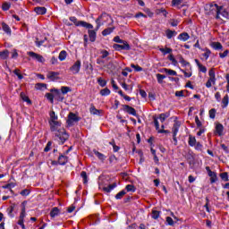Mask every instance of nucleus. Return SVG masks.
<instances>
[{
  "label": "nucleus",
  "instance_id": "f704fd0d",
  "mask_svg": "<svg viewBox=\"0 0 229 229\" xmlns=\"http://www.w3.org/2000/svg\"><path fill=\"white\" fill-rule=\"evenodd\" d=\"M58 58L61 62H64V60L67 58V52L65 50H62L59 54Z\"/></svg>",
  "mask_w": 229,
  "mask_h": 229
},
{
  "label": "nucleus",
  "instance_id": "20e7f679",
  "mask_svg": "<svg viewBox=\"0 0 229 229\" xmlns=\"http://www.w3.org/2000/svg\"><path fill=\"white\" fill-rule=\"evenodd\" d=\"M208 80L206 82V87L207 89H210V87H212V85H216V71L214 70V68H211L208 71Z\"/></svg>",
  "mask_w": 229,
  "mask_h": 229
},
{
  "label": "nucleus",
  "instance_id": "1a4fd4ad",
  "mask_svg": "<svg viewBox=\"0 0 229 229\" xmlns=\"http://www.w3.org/2000/svg\"><path fill=\"white\" fill-rule=\"evenodd\" d=\"M28 55L31 58H34V60H37V62H39L40 64H44V62H46V59H44V56L35 52H29Z\"/></svg>",
  "mask_w": 229,
  "mask_h": 229
},
{
  "label": "nucleus",
  "instance_id": "7c9ffc66",
  "mask_svg": "<svg viewBox=\"0 0 229 229\" xmlns=\"http://www.w3.org/2000/svg\"><path fill=\"white\" fill-rule=\"evenodd\" d=\"M229 105V97L225 95L222 99V108H226Z\"/></svg>",
  "mask_w": 229,
  "mask_h": 229
},
{
  "label": "nucleus",
  "instance_id": "c03bdc74",
  "mask_svg": "<svg viewBox=\"0 0 229 229\" xmlns=\"http://www.w3.org/2000/svg\"><path fill=\"white\" fill-rule=\"evenodd\" d=\"M51 146H53V142L52 141H48L47 143V146L44 148L45 153H47L48 151H51Z\"/></svg>",
  "mask_w": 229,
  "mask_h": 229
},
{
  "label": "nucleus",
  "instance_id": "2f4dec72",
  "mask_svg": "<svg viewBox=\"0 0 229 229\" xmlns=\"http://www.w3.org/2000/svg\"><path fill=\"white\" fill-rule=\"evenodd\" d=\"M188 143H189V146H191V148H194V146H196V144H197L196 137L190 135Z\"/></svg>",
  "mask_w": 229,
  "mask_h": 229
},
{
  "label": "nucleus",
  "instance_id": "5fc2aeb1",
  "mask_svg": "<svg viewBox=\"0 0 229 229\" xmlns=\"http://www.w3.org/2000/svg\"><path fill=\"white\" fill-rule=\"evenodd\" d=\"M167 117H169V115H167L166 114H159V121L161 123H164L165 119H167Z\"/></svg>",
  "mask_w": 229,
  "mask_h": 229
},
{
  "label": "nucleus",
  "instance_id": "dca6fc26",
  "mask_svg": "<svg viewBox=\"0 0 229 229\" xmlns=\"http://www.w3.org/2000/svg\"><path fill=\"white\" fill-rule=\"evenodd\" d=\"M123 110L124 112H127V114H130L131 115H137V111L135 110V108L128 105L123 106Z\"/></svg>",
  "mask_w": 229,
  "mask_h": 229
},
{
  "label": "nucleus",
  "instance_id": "774afa93",
  "mask_svg": "<svg viewBox=\"0 0 229 229\" xmlns=\"http://www.w3.org/2000/svg\"><path fill=\"white\" fill-rule=\"evenodd\" d=\"M215 98H216V100L219 103V102L221 101V93L216 92V93L215 94Z\"/></svg>",
  "mask_w": 229,
  "mask_h": 229
},
{
  "label": "nucleus",
  "instance_id": "de8ad7c7",
  "mask_svg": "<svg viewBox=\"0 0 229 229\" xmlns=\"http://www.w3.org/2000/svg\"><path fill=\"white\" fill-rule=\"evenodd\" d=\"M216 108H212L209 110V117L210 119H216Z\"/></svg>",
  "mask_w": 229,
  "mask_h": 229
},
{
  "label": "nucleus",
  "instance_id": "ddd939ff",
  "mask_svg": "<svg viewBox=\"0 0 229 229\" xmlns=\"http://www.w3.org/2000/svg\"><path fill=\"white\" fill-rule=\"evenodd\" d=\"M58 76H60V73L57 72H49L47 74V78L48 80H51V81H55L58 80Z\"/></svg>",
  "mask_w": 229,
  "mask_h": 229
},
{
  "label": "nucleus",
  "instance_id": "6e6d98bb",
  "mask_svg": "<svg viewBox=\"0 0 229 229\" xmlns=\"http://www.w3.org/2000/svg\"><path fill=\"white\" fill-rule=\"evenodd\" d=\"M131 67L132 69H135V71H136L137 72H140V71H142V67H140V66H139V65H135L134 64H131Z\"/></svg>",
  "mask_w": 229,
  "mask_h": 229
},
{
  "label": "nucleus",
  "instance_id": "aec40b11",
  "mask_svg": "<svg viewBox=\"0 0 229 229\" xmlns=\"http://www.w3.org/2000/svg\"><path fill=\"white\" fill-rule=\"evenodd\" d=\"M210 46L215 51H221L223 49V45L220 42H212Z\"/></svg>",
  "mask_w": 229,
  "mask_h": 229
},
{
  "label": "nucleus",
  "instance_id": "3c124183",
  "mask_svg": "<svg viewBox=\"0 0 229 229\" xmlns=\"http://www.w3.org/2000/svg\"><path fill=\"white\" fill-rule=\"evenodd\" d=\"M158 217H160V212H158L157 210H153L152 211V218L153 219H158Z\"/></svg>",
  "mask_w": 229,
  "mask_h": 229
},
{
  "label": "nucleus",
  "instance_id": "69168bd1",
  "mask_svg": "<svg viewBox=\"0 0 229 229\" xmlns=\"http://www.w3.org/2000/svg\"><path fill=\"white\" fill-rule=\"evenodd\" d=\"M101 58H106V56H108V55H110V53H108V51L106 50H102L101 51Z\"/></svg>",
  "mask_w": 229,
  "mask_h": 229
},
{
  "label": "nucleus",
  "instance_id": "ea45409f",
  "mask_svg": "<svg viewBox=\"0 0 229 229\" xmlns=\"http://www.w3.org/2000/svg\"><path fill=\"white\" fill-rule=\"evenodd\" d=\"M220 178L221 180H223L224 182H229V178H228V173L224 172L220 174Z\"/></svg>",
  "mask_w": 229,
  "mask_h": 229
},
{
  "label": "nucleus",
  "instance_id": "39448f33",
  "mask_svg": "<svg viewBox=\"0 0 229 229\" xmlns=\"http://www.w3.org/2000/svg\"><path fill=\"white\" fill-rule=\"evenodd\" d=\"M81 119V118L80 116H78L76 114L71 112L68 114V119H67L66 123H67L68 126H74V123H80Z\"/></svg>",
  "mask_w": 229,
  "mask_h": 229
},
{
  "label": "nucleus",
  "instance_id": "a18cd8bd",
  "mask_svg": "<svg viewBox=\"0 0 229 229\" xmlns=\"http://www.w3.org/2000/svg\"><path fill=\"white\" fill-rule=\"evenodd\" d=\"M98 83L100 87H106V81L103 80V78H98Z\"/></svg>",
  "mask_w": 229,
  "mask_h": 229
},
{
  "label": "nucleus",
  "instance_id": "6ab92c4d",
  "mask_svg": "<svg viewBox=\"0 0 229 229\" xmlns=\"http://www.w3.org/2000/svg\"><path fill=\"white\" fill-rule=\"evenodd\" d=\"M191 38V36H189V33L187 32H182L178 36L179 40H182V42H187Z\"/></svg>",
  "mask_w": 229,
  "mask_h": 229
},
{
  "label": "nucleus",
  "instance_id": "0eeeda50",
  "mask_svg": "<svg viewBox=\"0 0 229 229\" xmlns=\"http://www.w3.org/2000/svg\"><path fill=\"white\" fill-rule=\"evenodd\" d=\"M81 69V61L77 60L72 67H70V71L72 72V74H78L80 72V70Z\"/></svg>",
  "mask_w": 229,
  "mask_h": 229
},
{
  "label": "nucleus",
  "instance_id": "052dcab7",
  "mask_svg": "<svg viewBox=\"0 0 229 229\" xmlns=\"http://www.w3.org/2000/svg\"><path fill=\"white\" fill-rule=\"evenodd\" d=\"M166 223L170 225L173 226L174 225V221L173 220V218L171 216H167L166 217Z\"/></svg>",
  "mask_w": 229,
  "mask_h": 229
},
{
  "label": "nucleus",
  "instance_id": "58836bf2",
  "mask_svg": "<svg viewBox=\"0 0 229 229\" xmlns=\"http://www.w3.org/2000/svg\"><path fill=\"white\" fill-rule=\"evenodd\" d=\"M45 97L47 98V99H48V101H50V103H55V95L52 93H47L45 95Z\"/></svg>",
  "mask_w": 229,
  "mask_h": 229
},
{
  "label": "nucleus",
  "instance_id": "8fccbe9b",
  "mask_svg": "<svg viewBox=\"0 0 229 229\" xmlns=\"http://www.w3.org/2000/svg\"><path fill=\"white\" fill-rule=\"evenodd\" d=\"M194 147L197 151H203V145L201 143L197 142Z\"/></svg>",
  "mask_w": 229,
  "mask_h": 229
},
{
  "label": "nucleus",
  "instance_id": "f257e3e1",
  "mask_svg": "<svg viewBox=\"0 0 229 229\" xmlns=\"http://www.w3.org/2000/svg\"><path fill=\"white\" fill-rule=\"evenodd\" d=\"M49 116L50 131H52L54 135L59 139L60 142L64 144L65 140L69 139V134H67L65 129L60 128V126H62V123L58 121V115H56L55 111H51Z\"/></svg>",
  "mask_w": 229,
  "mask_h": 229
},
{
  "label": "nucleus",
  "instance_id": "423d86ee",
  "mask_svg": "<svg viewBox=\"0 0 229 229\" xmlns=\"http://www.w3.org/2000/svg\"><path fill=\"white\" fill-rule=\"evenodd\" d=\"M113 47L115 51H130L131 49V47H130V44H128L127 41H123L120 43V45L114 44Z\"/></svg>",
  "mask_w": 229,
  "mask_h": 229
},
{
  "label": "nucleus",
  "instance_id": "37998d69",
  "mask_svg": "<svg viewBox=\"0 0 229 229\" xmlns=\"http://www.w3.org/2000/svg\"><path fill=\"white\" fill-rule=\"evenodd\" d=\"M126 194V191L124 190L121 191L115 195L116 199H122V198Z\"/></svg>",
  "mask_w": 229,
  "mask_h": 229
},
{
  "label": "nucleus",
  "instance_id": "0e129e2a",
  "mask_svg": "<svg viewBox=\"0 0 229 229\" xmlns=\"http://www.w3.org/2000/svg\"><path fill=\"white\" fill-rule=\"evenodd\" d=\"M10 8V4L8 3H4L2 5V10H4V12H7V10Z\"/></svg>",
  "mask_w": 229,
  "mask_h": 229
},
{
  "label": "nucleus",
  "instance_id": "4d7b16f0",
  "mask_svg": "<svg viewBox=\"0 0 229 229\" xmlns=\"http://www.w3.org/2000/svg\"><path fill=\"white\" fill-rule=\"evenodd\" d=\"M179 62L182 65H189V62L185 61V59H183V56H182V55L179 56Z\"/></svg>",
  "mask_w": 229,
  "mask_h": 229
},
{
  "label": "nucleus",
  "instance_id": "49530a36",
  "mask_svg": "<svg viewBox=\"0 0 229 229\" xmlns=\"http://www.w3.org/2000/svg\"><path fill=\"white\" fill-rule=\"evenodd\" d=\"M61 92H62V94H67L68 92H71V88L63 86L61 88Z\"/></svg>",
  "mask_w": 229,
  "mask_h": 229
},
{
  "label": "nucleus",
  "instance_id": "412c9836",
  "mask_svg": "<svg viewBox=\"0 0 229 229\" xmlns=\"http://www.w3.org/2000/svg\"><path fill=\"white\" fill-rule=\"evenodd\" d=\"M195 64H197V67H199L200 72H203L204 74L207 72V68L199 63V60L195 59Z\"/></svg>",
  "mask_w": 229,
  "mask_h": 229
},
{
  "label": "nucleus",
  "instance_id": "393cba45",
  "mask_svg": "<svg viewBox=\"0 0 229 229\" xmlns=\"http://www.w3.org/2000/svg\"><path fill=\"white\" fill-rule=\"evenodd\" d=\"M8 56H10V51L8 49L0 52L1 60H6Z\"/></svg>",
  "mask_w": 229,
  "mask_h": 229
},
{
  "label": "nucleus",
  "instance_id": "9b49d317",
  "mask_svg": "<svg viewBox=\"0 0 229 229\" xmlns=\"http://www.w3.org/2000/svg\"><path fill=\"white\" fill-rule=\"evenodd\" d=\"M57 160H58L59 165H65V164H67V162H69V157H67L64 154H61V155H59Z\"/></svg>",
  "mask_w": 229,
  "mask_h": 229
},
{
  "label": "nucleus",
  "instance_id": "e2e57ef3",
  "mask_svg": "<svg viewBox=\"0 0 229 229\" xmlns=\"http://www.w3.org/2000/svg\"><path fill=\"white\" fill-rule=\"evenodd\" d=\"M18 225L21 226L22 229H26V225H24V219L19 218Z\"/></svg>",
  "mask_w": 229,
  "mask_h": 229
},
{
  "label": "nucleus",
  "instance_id": "e433bc0d",
  "mask_svg": "<svg viewBox=\"0 0 229 229\" xmlns=\"http://www.w3.org/2000/svg\"><path fill=\"white\" fill-rule=\"evenodd\" d=\"M21 98L23 101H25L26 103H28L29 105H31V100L30 99V98L28 96H26V94H24L23 92L21 93Z\"/></svg>",
  "mask_w": 229,
  "mask_h": 229
},
{
  "label": "nucleus",
  "instance_id": "603ef678",
  "mask_svg": "<svg viewBox=\"0 0 229 229\" xmlns=\"http://www.w3.org/2000/svg\"><path fill=\"white\" fill-rule=\"evenodd\" d=\"M13 73L18 77L19 80H22V74H21V70L15 69L13 71Z\"/></svg>",
  "mask_w": 229,
  "mask_h": 229
},
{
  "label": "nucleus",
  "instance_id": "f03ea898",
  "mask_svg": "<svg viewBox=\"0 0 229 229\" xmlns=\"http://www.w3.org/2000/svg\"><path fill=\"white\" fill-rule=\"evenodd\" d=\"M210 8L216 10V19H229V13H227L226 9L223 8V6H219L216 4H210Z\"/></svg>",
  "mask_w": 229,
  "mask_h": 229
},
{
  "label": "nucleus",
  "instance_id": "09e8293b",
  "mask_svg": "<svg viewBox=\"0 0 229 229\" xmlns=\"http://www.w3.org/2000/svg\"><path fill=\"white\" fill-rule=\"evenodd\" d=\"M81 176L83 179V183H88L89 181L87 180V172L82 171L81 173Z\"/></svg>",
  "mask_w": 229,
  "mask_h": 229
},
{
  "label": "nucleus",
  "instance_id": "cd10ccee",
  "mask_svg": "<svg viewBox=\"0 0 229 229\" xmlns=\"http://www.w3.org/2000/svg\"><path fill=\"white\" fill-rule=\"evenodd\" d=\"M88 33H89L90 42H96V37H97L96 30H89Z\"/></svg>",
  "mask_w": 229,
  "mask_h": 229
},
{
  "label": "nucleus",
  "instance_id": "864d4df0",
  "mask_svg": "<svg viewBox=\"0 0 229 229\" xmlns=\"http://www.w3.org/2000/svg\"><path fill=\"white\" fill-rule=\"evenodd\" d=\"M183 3V0H172L173 6H180Z\"/></svg>",
  "mask_w": 229,
  "mask_h": 229
},
{
  "label": "nucleus",
  "instance_id": "bf43d9fd",
  "mask_svg": "<svg viewBox=\"0 0 229 229\" xmlns=\"http://www.w3.org/2000/svg\"><path fill=\"white\" fill-rule=\"evenodd\" d=\"M37 89H38L39 90H42V89H47V85L44 84V83H38L36 84Z\"/></svg>",
  "mask_w": 229,
  "mask_h": 229
},
{
  "label": "nucleus",
  "instance_id": "7ed1b4c3",
  "mask_svg": "<svg viewBox=\"0 0 229 229\" xmlns=\"http://www.w3.org/2000/svg\"><path fill=\"white\" fill-rule=\"evenodd\" d=\"M71 22H73L76 26H81L82 28H87V30H93L94 26L87 21H78L77 17L71 16L70 17Z\"/></svg>",
  "mask_w": 229,
  "mask_h": 229
},
{
  "label": "nucleus",
  "instance_id": "a19ab883",
  "mask_svg": "<svg viewBox=\"0 0 229 229\" xmlns=\"http://www.w3.org/2000/svg\"><path fill=\"white\" fill-rule=\"evenodd\" d=\"M127 192H135L136 189H135V186L133 184H128L126 187H125Z\"/></svg>",
  "mask_w": 229,
  "mask_h": 229
},
{
  "label": "nucleus",
  "instance_id": "a211bd4d",
  "mask_svg": "<svg viewBox=\"0 0 229 229\" xmlns=\"http://www.w3.org/2000/svg\"><path fill=\"white\" fill-rule=\"evenodd\" d=\"M34 12H36L38 15H46L47 9H46V7H36L34 8Z\"/></svg>",
  "mask_w": 229,
  "mask_h": 229
},
{
  "label": "nucleus",
  "instance_id": "bb28decb",
  "mask_svg": "<svg viewBox=\"0 0 229 229\" xmlns=\"http://www.w3.org/2000/svg\"><path fill=\"white\" fill-rule=\"evenodd\" d=\"M57 216H60V209L58 208H53L50 211V216L51 217H56Z\"/></svg>",
  "mask_w": 229,
  "mask_h": 229
},
{
  "label": "nucleus",
  "instance_id": "473e14b6",
  "mask_svg": "<svg viewBox=\"0 0 229 229\" xmlns=\"http://www.w3.org/2000/svg\"><path fill=\"white\" fill-rule=\"evenodd\" d=\"M156 78L157 80V83L162 85V83H164V80H165V75L157 73L156 74Z\"/></svg>",
  "mask_w": 229,
  "mask_h": 229
},
{
  "label": "nucleus",
  "instance_id": "4468645a",
  "mask_svg": "<svg viewBox=\"0 0 229 229\" xmlns=\"http://www.w3.org/2000/svg\"><path fill=\"white\" fill-rule=\"evenodd\" d=\"M89 114H91V115H101V114H103V111L97 109L96 106L91 104L89 107Z\"/></svg>",
  "mask_w": 229,
  "mask_h": 229
},
{
  "label": "nucleus",
  "instance_id": "9d476101",
  "mask_svg": "<svg viewBox=\"0 0 229 229\" xmlns=\"http://www.w3.org/2000/svg\"><path fill=\"white\" fill-rule=\"evenodd\" d=\"M108 19H110V16L106 13H102L97 20H96V22H97V28L98 30V28L101 27V21H108Z\"/></svg>",
  "mask_w": 229,
  "mask_h": 229
},
{
  "label": "nucleus",
  "instance_id": "f3484780",
  "mask_svg": "<svg viewBox=\"0 0 229 229\" xmlns=\"http://www.w3.org/2000/svg\"><path fill=\"white\" fill-rule=\"evenodd\" d=\"M179 130H180V122H174L173 128H172L173 135H174V136L178 135Z\"/></svg>",
  "mask_w": 229,
  "mask_h": 229
},
{
  "label": "nucleus",
  "instance_id": "c9c22d12",
  "mask_svg": "<svg viewBox=\"0 0 229 229\" xmlns=\"http://www.w3.org/2000/svg\"><path fill=\"white\" fill-rule=\"evenodd\" d=\"M55 99H57V101H64V96H62V93H60V91H58V89H55Z\"/></svg>",
  "mask_w": 229,
  "mask_h": 229
},
{
  "label": "nucleus",
  "instance_id": "338daca9",
  "mask_svg": "<svg viewBox=\"0 0 229 229\" xmlns=\"http://www.w3.org/2000/svg\"><path fill=\"white\" fill-rule=\"evenodd\" d=\"M228 53H229L228 50L224 51V53H220L219 54L220 58H226V56H228Z\"/></svg>",
  "mask_w": 229,
  "mask_h": 229
},
{
  "label": "nucleus",
  "instance_id": "c85d7f7f",
  "mask_svg": "<svg viewBox=\"0 0 229 229\" xmlns=\"http://www.w3.org/2000/svg\"><path fill=\"white\" fill-rule=\"evenodd\" d=\"M159 51L164 55H171L173 53V48L165 47V48H159Z\"/></svg>",
  "mask_w": 229,
  "mask_h": 229
},
{
  "label": "nucleus",
  "instance_id": "f8f14e48",
  "mask_svg": "<svg viewBox=\"0 0 229 229\" xmlns=\"http://www.w3.org/2000/svg\"><path fill=\"white\" fill-rule=\"evenodd\" d=\"M223 131H225V126H223L222 123H216V135H218V137L223 136Z\"/></svg>",
  "mask_w": 229,
  "mask_h": 229
},
{
  "label": "nucleus",
  "instance_id": "b1692460",
  "mask_svg": "<svg viewBox=\"0 0 229 229\" xmlns=\"http://www.w3.org/2000/svg\"><path fill=\"white\" fill-rule=\"evenodd\" d=\"M2 29L3 31L7 33V35H12V29H10V26H8V24H6L5 22H2Z\"/></svg>",
  "mask_w": 229,
  "mask_h": 229
},
{
  "label": "nucleus",
  "instance_id": "4c0bfd02",
  "mask_svg": "<svg viewBox=\"0 0 229 229\" xmlns=\"http://www.w3.org/2000/svg\"><path fill=\"white\" fill-rule=\"evenodd\" d=\"M167 58L170 62H172L173 65H178V61H176L173 54H170Z\"/></svg>",
  "mask_w": 229,
  "mask_h": 229
},
{
  "label": "nucleus",
  "instance_id": "13d9d810",
  "mask_svg": "<svg viewBox=\"0 0 229 229\" xmlns=\"http://www.w3.org/2000/svg\"><path fill=\"white\" fill-rule=\"evenodd\" d=\"M25 217H26V208L23 207L20 214V219H24Z\"/></svg>",
  "mask_w": 229,
  "mask_h": 229
},
{
  "label": "nucleus",
  "instance_id": "2eb2a0df",
  "mask_svg": "<svg viewBox=\"0 0 229 229\" xmlns=\"http://www.w3.org/2000/svg\"><path fill=\"white\" fill-rule=\"evenodd\" d=\"M159 72H165L168 76H177V72L174 70L167 69V68H163L159 70Z\"/></svg>",
  "mask_w": 229,
  "mask_h": 229
},
{
  "label": "nucleus",
  "instance_id": "5701e85b",
  "mask_svg": "<svg viewBox=\"0 0 229 229\" xmlns=\"http://www.w3.org/2000/svg\"><path fill=\"white\" fill-rule=\"evenodd\" d=\"M93 153L94 155H96L97 157H98V160H101V162H105L106 157L103 153L98 150H93Z\"/></svg>",
  "mask_w": 229,
  "mask_h": 229
},
{
  "label": "nucleus",
  "instance_id": "6e6552de",
  "mask_svg": "<svg viewBox=\"0 0 229 229\" xmlns=\"http://www.w3.org/2000/svg\"><path fill=\"white\" fill-rule=\"evenodd\" d=\"M206 171L210 177V182L216 183L217 182V174H216V172H212V170H210V166H206Z\"/></svg>",
  "mask_w": 229,
  "mask_h": 229
},
{
  "label": "nucleus",
  "instance_id": "c756f323",
  "mask_svg": "<svg viewBox=\"0 0 229 229\" xmlns=\"http://www.w3.org/2000/svg\"><path fill=\"white\" fill-rule=\"evenodd\" d=\"M114 30H115V28H114V27H110V28L104 30L102 31L103 37H106L107 35H110L111 33L114 32Z\"/></svg>",
  "mask_w": 229,
  "mask_h": 229
},
{
  "label": "nucleus",
  "instance_id": "a878e982",
  "mask_svg": "<svg viewBox=\"0 0 229 229\" xmlns=\"http://www.w3.org/2000/svg\"><path fill=\"white\" fill-rule=\"evenodd\" d=\"M117 187L116 183H113L108 185L107 187H103V191L104 192H112V191H114V189H115Z\"/></svg>",
  "mask_w": 229,
  "mask_h": 229
},
{
  "label": "nucleus",
  "instance_id": "79ce46f5",
  "mask_svg": "<svg viewBox=\"0 0 229 229\" xmlns=\"http://www.w3.org/2000/svg\"><path fill=\"white\" fill-rule=\"evenodd\" d=\"M101 96H110V89L108 88L100 90Z\"/></svg>",
  "mask_w": 229,
  "mask_h": 229
},
{
  "label": "nucleus",
  "instance_id": "4be33fe9",
  "mask_svg": "<svg viewBox=\"0 0 229 229\" xmlns=\"http://www.w3.org/2000/svg\"><path fill=\"white\" fill-rule=\"evenodd\" d=\"M165 35L168 39H171L173 37H176V35H178V32H176V30H171L168 29L165 30Z\"/></svg>",
  "mask_w": 229,
  "mask_h": 229
},
{
  "label": "nucleus",
  "instance_id": "680f3d73",
  "mask_svg": "<svg viewBox=\"0 0 229 229\" xmlns=\"http://www.w3.org/2000/svg\"><path fill=\"white\" fill-rule=\"evenodd\" d=\"M154 126L156 127V130L158 132V130H160V124L158 123V119L154 118Z\"/></svg>",
  "mask_w": 229,
  "mask_h": 229
},
{
  "label": "nucleus",
  "instance_id": "72a5a7b5",
  "mask_svg": "<svg viewBox=\"0 0 229 229\" xmlns=\"http://www.w3.org/2000/svg\"><path fill=\"white\" fill-rule=\"evenodd\" d=\"M202 51L205 52L204 54H202V56H204L205 60H207L208 58H210V55H212V51H210V49L204 48L202 49Z\"/></svg>",
  "mask_w": 229,
  "mask_h": 229
}]
</instances>
